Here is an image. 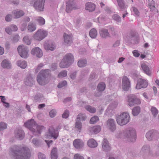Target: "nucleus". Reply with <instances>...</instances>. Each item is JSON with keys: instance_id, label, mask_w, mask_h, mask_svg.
<instances>
[{"instance_id": "obj_1", "label": "nucleus", "mask_w": 159, "mask_h": 159, "mask_svg": "<svg viewBox=\"0 0 159 159\" xmlns=\"http://www.w3.org/2000/svg\"><path fill=\"white\" fill-rule=\"evenodd\" d=\"M9 152L15 159H29L30 155L28 148L16 145L10 147Z\"/></svg>"}, {"instance_id": "obj_2", "label": "nucleus", "mask_w": 159, "mask_h": 159, "mask_svg": "<svg viewBox=\"0 0 159 159\" xmlns=\"http://www.w3.org/2000/svg\"><path fill=\"white\" fill-rule=\"evenodd\" d=\"M120 134V135L118 137H123L128 142H134L136 140V131L135 129L133 128H129L123 130Z\"/></svg>"}, {"instance_id": "obj_3", "label": "nucleus", "mask_w": 159, "mask_h": 159, "mask_svg": "<svg viewBox=\"0 0 159 159\" xmlns=\"http://www.w3.org/2000/svg\"><path fill=\"white\" fill-rule=\"evenodd\" d=\"M50 76V70L48 69L42 70L40 71L37 77V81L40 85H45L49 82Z\"/></svg>"}, {"instance_id": "obj_4", "label": "nucleus", "mask_w": 159, "mask_h": 159, "mask_svg": "<svg viewBox=\"0 0 159 159\" xmlns=\"http://www.w3.org/2000/svg\"><path fill=\"white\" fill-rule=\"evenodd\" d=\"M24 125L28 128L34 134L37 135L41 132L44 127L37 124L34 120L31 119L24 123Z\"/></svg>"}, {"instance_id": "obj_5", "label": "nucleus", "mask_w": 159, "mask_h": 159, "mask_svg": "<svg viewBox=\"0 0 159 159\" xmlns=\"http://www.w3.org/2000/svg\"><path fill=\"white\" fill-rule=\"evenodd\" d=\"M116 121L118 125L123 126L127 124L130 121V118L129 113L127 112H123L117 115Z\"/></svg>"}, {"instance_id": "obj_6", "label": "nucleus", "mask_w": 159, "mask_h": 159, "mask_svg": "<svg viewBox=\"0 0 159 159\" xmlns=\"http://www.w3.org/2000/svg\"><path fill=\"white\" fill-rule=\"evenodd\" d=\"M74 61V57L70 53L66 54L60 63V66L61 68H67L71 65Z\"/></svg>"}, {"instance_id": "obj_7", "label": "nucleus", "mask_w": 159, "mask_h": 159, "mask_svg": "<svg viewBox=\"0 0 159 159\" xmlns=\"http://www.w3.org/2000/svg\"><path fill=\"white\" fill-rule=\"evenodd\" d=\"M17 49L20 55L22 57L26 58L28 57L29 50L27 47L21 45L18 47Z\"/></svg>"}, {"instance_id": "obj_8", "label": "nucleus", "mask_w": 159, "mask_h": 159, "mask_svg": "<svg viewBox=\"0 0 159 159\" xmlns=\"http://www.w3.org/2000/svg\"><path fill=\"white\" fill-rule=\"evenodd\" d=\"M58 135L57 131L55 130L52 126H50L49 128L48 132L45 134V137L47 139L53 138L56 139L57 138Z\"/></svg>"}, {"instance_id": "obj_9", "label": "nucleus", "mask_w": 159, "mask_h": 159, "mask_svg": "<svg viewBox=\"0 0 159 159\" xmlns=\"http://www.w3.org/2000/svg\"><path fill=\"white\" fill-rule=\"evenodd\" d=\"M146 137L148 141L156 139L159 137V133L156 130H151L146 133Z\"/></svg>"}, {"instance_id": "obj_10", "label": "nucleus", "mask_w": 159, "mask_h": 159, "mask_svg": "<svg viewBox=\"0 0 159 159\" xmlns=\"http://www.w3.org/2000/svg\"><path fill=\"white\" fill-rule=\"evenodd\" d=\"M47 32L43 29H40L37 31L34 35V39L38 41H41L47 35Z\"/></svg>"}, {"instance_id": "obj_11", "label": "nucleus", "mask_w": 159, "mask_h": 159, "mask_svg": "<svg viewBox=\"0 0 159 159\" xmlns=\"http://www.w3.org/2000/svg\"><path fill=\"white\" fill-rule=\"evenodd\" d=\"M128 104L130 107H132L136 104H139L141 103L140 100L136 98L134 95H130L127 97Z\"/></svg>"}, {"instance_id": "obj_12", "label": "nucleus", "mask_w": 159, "mask_h": 159, "mask_svg": "<svg viewBox=\"0 0 159 159\" xmlns=\"http://www.w3.org/2000/svg\"><path fill=\"white\" fill-rule=\"evenodd\" d=\"M45 0H37L36 1L33 5L34 7L38 11H43Z\"/></svg>"}, {"instance_id": "obj_13", "label": "nucleus", "mask_w": 159, "mask_h": 159, "mask_svg": "<svg viewBox=\"0 0 159 159\" xmlns=\"http://www.w3.org/2000/svg\"><path fill=\"white\" fill-rule=\"evenodd\" d=\"M131 83L127 77L124 76L122 79V87L125 91H128L131 87Z\"/></svg>"}, {"instance_id": "obj_14", "label": "nucleus", "mask_w": 159, "mask_h": 159, "mask_svg": "<svg viewBox=\"0 0 159 159\" xmlns=\"http://www.w3.org/2000/svg\"><path fill=\"white\" fill-rule=\"evenodd\" d=\"M31 54L38 58H41L43 56L42 50L39 47H35L33 48L30 51Z\"/></svg>"}, {"instance_id": "obj_15", "label": "nucleus", "mask_w": 159, "mask_h": 159, "mask_svg": "<svg viewBox=\"0 0 159 159\" xmlns=\"http://www.w3.org/2000/svg\"><path fill=\"white\" fill-rule=\"evenodd\" d=\"M148 85V82L147 80L139 79L137 81L136 88L139 89L142 88H146Z\"/></svg>"}, {"instance_id": "obj_16", "label": "nucleus", "mask_w": 159, "mask_h": 159, "mask_svg": "<svg viewBox=\"0 0 159 159\" xmlns=\"http://www.w3.org/2000/svg\"><path fill=\"white\" fill-rule=\"evenodd\" d=\"M107 127L111 131H114L116 128L115 120L113 119H109L107 121Z\"/></svg>"}, {"instance_id": "obj_17", "label": "nucleus", "mask_w": 159, "mask_h": 159, "mask_svg": "<svg viewBox=\"0 0 159 159\" xmlns=\"http://www.w3.org/2000/svg\"><path fill=\"white\" fill-rule=\"evenodd\" d=\"M102 150L105 152L109 151L111 149V148L107 140L104 139L102 143Z\"/></svg>"}, {"instance_id": "obj_18", "label": "nucleus", "mask_w": 159, "mask_h": 159, "mask_svg": "<svg viewBox=\"0 0 159 159\" xmlns=\"http://www.w3.org/2000/svg\"><path fill=\"white\" fill-rule=\"evenodd\" d=\"M75 4L73 1H69L66 6V11L69 13L73 9H76Z\"/></svg>"}, {"instance_id": "obj_19", "label": "nucleus", "mask_w": 159, "mask_h": 159, "mask_svg": "<svg viewBox=\"0 0 159 159\" xmlns=\"http://www.w3.org/2000/svg\"><path fill=\"white\" fill-rule=\"evenodd\" d=\"M74 147L77 149L82 148L84 146V143L83 141L80 139H75L73 142Z\"/></svg>"}, {"instance_id": "obj_20", "label": "nucleus", "mask_w": 159, "mask_h": 159, "mask_svg": "<svg viewBox=\"0 0 159 159\" xmlns=\"http://www.w3.org/2000/svg\"><path fill=\"white\" fill-rule=\"evenodd\" d=\"M99 34L101 38L103 39H106L110 37V34L108 32V30L107 29L102 28L99 31Z\"/></svg>"}, {"instance_id": "obj_21", "label": "nucleus", "mask_w": 159, "mask_h": 159, "mask_svg": "<svg viewBox=\"0 0 159 159\" xmlns=\"http://www.w3.org/2000/svg\"><path fill=\"white\" fill-rule=\"evenodd\" d=\"M15 137L20 140L22 139L24 137L25 133L24 131L21 129L16 130L15 132Z\"/></svg>"}, {"instance_id": "obj_22", "label": "nucleus", "mask_w": 159, "mask_h": 159, "mask_svg": "<svg viewBox=\"0 0 159 159\" xmlns=\"http://www.w3.org/2000/svg\"><path fill=\"white\" fill-rule=\"evenodd\" d=\"M64 42L70 44L72 42V36L71 34H68L64 33L63 35Z\"/></svg>"}, {"instance_id": "obj_23", "label": "nucleus", "mask_w": 159, "mask_h": 159, "mask_svg": "<svg viewBox=\"0 0 159 159\" xmlns=\"http://www.w3.org/2000/svg\"><path fill=\"white\" fill-rule=\"evenodd\" d=\"M25 84L28 86H32L34 83L33 77L30 75L28 76L25 80Z\"/></svg>"}, {"instance_id": "obj_24", "label": "nucleus", "mask_w": 159, "mask_h": 159, "mask_svg": "<svg viewBox=\"0 0 159 159\" xmlns=\"http://www.w3.org/2000/svg\"><path fill=\"white\" fill-rule=\"evenodd\" d=\"M13 14L14 18H18L24 15L25 13L21 10H15L13 12Z\"/></svg>"}, {"instance_id": "obj_25", "label": "nucleus", "mask_w": 159, "mask_h": 159, "mask_svg": "<svg viewBox=\"0 0 159 159\" xmlns=\"http://www.w3.org/2000/svg\"><path fill=\"white\" fill-rule=\"evenodd\" d=\"M95 8V5L92 3L89 2L86 3L85 9L89 12L94 11Z\"/></svg>"}, {"instance_id": "obj_26", "label": "nucleus", "mask_w": 159, "mask_h": 159, "mask_svg": "<svg viewBox=\"0 0 159 159\" xmlns=\"http://www.w3.org/2000/svg\"><path fill=\"white\" fill-rule=\"evenodd\" d=\"M101 129L100 126L96 125L90 128L89 130L91 133L96 134L100 131Z\"/></svg>"}, {"instance_id": "obj_27", "label": "nucleus", "mask_w": 159, "mask_h": 159, "mask_svg": "<svg viewBox=\"0 0 159 159\" xmlns=\"http://www.w3.org/2000/svg\"><path fill=\"white\" fill-rule=\"evenodd\" d=\"M148 5L150 6L151 11H154V12H158V11L155 6V2L153 0H148Z\"/></svg>"}, {"instance_id": "obj_28", "label": "nucleus", "mask_w": 159, "mask_h": 159, "mask_svg": "<svg viewBox=\"0 0 159 159\" xmlns=\"http://www.w3.org/2000/svg\"><path fill=\"white\" fill-rule=\"evenodd\" d=\"M141 67L144 73L148 75H151V71L149 67L145 63H143L141 64Z\"/></svg>"}, {"instance_id": "obj_29", "label": "nucleus", "mask_w": 159, "mask_h": 159, "mask_svg": "<svg viewBox=\"0 0 159 159\" xmlns=\"http://www.w3.org/2000/svg\"><path fill=\"white\" fill-rule=\"evenodd\" d=\"M87 145L89 147L95 148L97 146L98 143L94 139H91L88 141Z\"/></svg>"}, {"instance_id": "obj_30", "label": "nucleus", "mask_w": 159, "mask_h": 159, "mask_svg": "<svg viewBox=\"0 0 159 159\" xmlns=\"http://www.w3.org/2000/svg\"><path fill=\"white\" fill-rule=\"evenodd\" d=\"M1 65L2 67L4 68L9 69L11 67V63L9 61L6 59H4L2 61Z\"/></svg>"}, {"instance_id": "obj_31", "label": "nucleus", "mask_w": 159, "mask_h": 159, "mask_svg": "<svg viewBox=\"0 0 159 159\" xmlns=\"http://www.w3.org/2000/svg\"><path fill=\"white\" fill-rule=\"evenodd\" d=\"M36 29V25L32 22H30L27 26L28 31L30 32L34 31Z\"/></svg>"}, {"instance_id": "obj_32", "label": "nucleus", "mask_w": 159, "mask_h": 159, "mask_svg": "<svg viewBox=\"0 0 159 159\" xmlns=\"http://www.w3.org/2000/svg\"><path fill=\"white\" fill-rule=\"evenodd\" d=\"M17 65L22 69H25L27 66V62L24 60H18L17 61Z\"/></svg>"}, {"instance_id": "obj_33", "label": "nucleus", "mask_w": 159, "mask_h": 159, "mask_svg": "<svg viewBox=\"0 0 159 159\" xmlns=\"http://www.w3.org/2000/svg\"><path fill=\"white\" fill-rule=\"evenodd\" d=\"M44 47L45 49L46 50L53 51L55 48V46L52 43L49 44L45 43L44 44Z\"/></svg>"}, {"instance_id": "obj_34", "label": "nucleus", "mask_w": 159, "mask_h": 159, "mask_svg": "<svg viewBox=\"0 0 159 159\" xmlns=\"http://www.w3.org/2000/svg\"><path fill=\"white\" fill-rule=\"evenodd\" d=\"M57 148H53L51 152V159H57Z\"/></svg>"}, {"instance_id": "obj_35", "label": "nucleus", "mask_w": 159, "mask_h": 159, "mask_svg": "<svg viewBox=\"0 0 159 159\" xmlns=\"http://www.w3.org/2000/svg\"><path fill=\"white\" fill-rule=\"evenodd\" d=\"M120 11H123L125 8L123 0H116Z\"/></svg>"}, {"instance_id": "obj_36", "label": "nucleus", "mask_w": 159, "mask_h": 159, "mask_svg": "<svg viewBox=\"0 0 159 159\" xmlns=\"http://www.w3.org/2000/svg\"><path fill=\"white\" fill-rule=\"evenodd\" d=\"M89 34L91 38L92 39L96 38L98 34L97 30L94 28L91 29L90 31Z\"/></svg>"}, {"instance_id": "obj_37", "label": "nucleus", "mask_w": 159, "mask_h": 159, "mask_svg": "<svg viewBox=\"0 0 159 159\" xmlns=\"http://www.w3.org/2000/svg\"><path fill=\"white\" fill-rule=\"evenodd\" d=\"M87 64V61L85 59H81L77 63L78 66L80 67H83L85 66Z\"/></svg>"}, {"instance_id": "obj_38", "label": "nucleus", "mask_w": 159, "mask_h": 159, "mask_svg": "<svg viewBox=\"0 0 159 159\" xmlns=\"http://www.w3.org/2000/svg\"><path fill=\"white\" fill-rule=\"evenodd\" d=\"M140 108L139 106H137L133 108L132 110V113L133 115L134 116H137L140 112Z\"/></svg>"}, {"instance_id": "obj_39", "label": "nucleus", "mask_w": 159, "mask_h": 159, "mask_svg": "<svg viewBox=\"0 0 159 159\" xmlns=\"http://www.w3.org/2000/svg\"><path fill=\"white\" fill-rule=\"evenodd\" d=\"M106 85L104 82H101L99 83L98 85L97 89L98 90L100 91H103L105 89Z\"/></svg>"}, {"instance_id": "obj_40", "label": "nucleus", "mask_w": 159, "mask_h": 159, "mask_svg": "<svg viewBox=\"0 0 159 159\" xmlns=\"http://www.w3.org/2000/svg\"><path fill=\"white\" fill-rule=\"evenodd\" d=\"M150 111L152 112L153 116L154 117H156L158 113V111L155 107H151Z\"/></svg>"}, {"instance_id": "obj_41", "label": "nucleus", "mask_w": 159, "mask_h": 159, "mask_svg": "<svg viewBox=\"0 0 159 159\" xmlns=\"http://www.w3.org/2000/svg\"><path fill=\"white\" fill-rule=\"evenodd\" d=\"M35 20L37 21L40 25H43L45 23V20L42 17H36L35 18Z\"/></svg>"}, {"instance_id": "obj_42", "label": "nucleus", "mask_w": 159, "mask_h": 159, "mask_svg": "<svg viewBox=\"0 0 159 159\" xmlns=\"http://www.w3.org/2000/svg\"><path fill=\"white\" fill-rule=\"evenodd\" d=\"M82 127V124L81 122L79 120H76L75 123V127L77 128L79 131L80 132Z\"/></svg>"}, {"instance_id": "obj_43", "label": "nucleus", "mask_w": 159, "mask_h": 159, "mask_svg": "<svg viewBox=\"0 0 159 159\" xmlns=\"http://www.w3.org/2000/svg\"><path fill=\"white\" fill-rule=\"evenodd\" d=\"M113 19L116 21L117 24L121 22V18L120 16L116 14H115L112 16Z\"/></svg>"}, {"instance_id": "obj_44", "label": "nucleus", "mask_w": 159, "mask_h": 159, "mask_svg": "<svg viewBox=\"0 0 159 159\" xmlns=\"http://www.w3.org/2000/svg\"><path fill=\"white\" fill-rule=\"evenodd\" d=\"M85 108L86 110L91 113H94L96 112L95 108L89 105L85 106Z\"/></svg>"}, {"instance_id": "obj_45", "label": "nucleus", "mask_w": 159, "mask_h": 159, "mask_svg": "<svg viewBox=\"0 0 159 159\" xmlns=\"http://www.w3.org/2000/svg\"><path fill=\"white\" fill-rule=\"evenodd\" d=\"M86 117L84 114L80 113L77 116L76 120H85Z\"/></svg>"}, {"instance_id": "obj_46", "label": "nucleus", "mask_w": 159, "mask_h": 159, "mask_svg": "<svg viewBox=\"0 0 159 159\" xmlns=\"http://www.w3.org/2000/svg\"><path fill=\"white\" fill-rule=\"evenodd\" d=\"M23 41L26 44L30 45L31 43V39L29 38V36H26L23 38Z\"/></svg>"}, {"instance_id": "obj_47", "label": "nucleus", "mask_w": 159, "mask_h": 159, "mask_svg": "<svg viewBox=\"0 0 159 159\" xmlns=\"http://www.w3.org/2000/svg\"><path fill=\"white\" fill-rule=\"evenodd\" d=\"M131 10L134 14V16H139L140 13L138 9L134 7H132L131 8Z\"/></svg>"}, {"instance_id": "obj_48", "label": "nucleus", "mask_w": 159, "mask_h": 159, "mask_svg": "<svg viewBox=\"0 0 159 159\" xmlns=\"http://www.w3.org/2000/svg\"><path fill=\"white\" fill-rule=\"evenodd\" d=\"M150 151V146L148 145H146L142 148L141 152H145Z\"/></svg>"}, {"instance_id": "obj_49", "label": "nucleus", "mask_w": 159, "mask_h": 159, "mask_svg": "<svg viewBox=\"0 0 159 159\" xmlns=\"http://www.w3.org/2000/svg\"><path fill=\"white\" fill-rule=\"evenodd\" d=\"M99 120V118L97 116H94L92 117L90 120V123L93 124L97 122Z\"/></svg>"}, {"instance_id": "obj_50", "label": "nucleus", "mask_w": 159, "mask_h": 159, "mask_svg": "<svg viewBox=\"0 0 159 159\" xmlns=\"http://www.w3.org/2000/svg\"><path fill=\"white\" fill-rule=\"evenodd\" d=\"M67 71L64 70L60 72L58 75V76L59 77H65L67 76Z\"/></svg>"}, {"instance_id": "obj_51", "label": "nucleus", "mask_w": 159, "mask_h": 159, "mask_svg": "<svg viewBox=\"0 0 159 159\" xmlns=\"http://www.w3.org/2000/svg\"><path fill=\"white\" fill-rule=\"evenodd\" d=\"M110 30L111 34L114 36L116 35L117 34V30L116 29L113 27H111L110 28Z\"/></svg>"}, {"instance_id": "obj_52", "label": "nucleus", "mask_w": 159, "mask_h": 159, "mask_svg": "<svg viewBox=\"0 0 159 159\" xmlns=\"http://www.w3.org/2000/svg\"><path fill=\"white\" fill-rule=\"evenodd\" d=\"M7 124L3 122H0V131L3 130L7 128Z\"/></svg>"}, {"instance_id": "obj_53", "label": "nucleus", "mask_w": 159, "mask_h": 159, "mask_svg": "<svg viewBox=\"0 0 159 159\" xmlns=\"http://www.w3.org/2000/svg\"><path fill=\"white\" fill-rule=\"evenodd\" d=\"M56 111L55 110L53 109L50 111L49 113L50 116L51 118L54 117L56 114Z\"/></svg>"}, {"instance_id": "obj_54", "label": "nucleus", "mask_w": 159, "mask_h": 159, "mask_svg": "<svg viewBox=\"0 0 159 159\" xmlns=\"http://www.w3.org/2000/svg\"><path fill=\"white\" fill-rule=\"evenodd\" d=\"M67 82L66 81L64 80L63 81L60 82L57 85V87L58 88H61L65 86L67 84Z\"/></svg>"}, {"instance_id": "obj_55", "label": "nucleus", "mask_w": 159, "mask_h": 159, "mask_svg": "<svg viewBox=\"0 0 159 159\" xmlns=\"http://www.w3.org/2000/svg\"><path fill=\"white\" fill-rule=\"evenodd\" d=\"M69 111L67 110H65L62 115V118H67L69 116Z\"/></svg>"}, {"instance_id": "obj_56", "label": "nucleus", "mask_w": 159, "mask_h": 159, "mask_svg": "<svg viewBox=\"0 0 159 159\" xmlns=\"http://www.w3.org/2000/svg\"><path fill=\"white\" fill-rule=\"evenodd\" d=\"M44 65L43 64V63H40L39 64L38 66H37L36 68L35 69V71L37 73L38 71L43 66H44Z\"/></svg>"}, {"instance_id": "obj_57", "label": "nucleus", "mask_w": 159, "mask_h": 159, "mask_svg": "<svg viewBox=\"0 0 159 159\" xmlns=\"http://www.w3.org/2000/svg\"><path fill=\"white\" fill-rule=\"evenodd\" d=\"M32 143L35 146H38L40 144V142L38 139H34L32 140Z\"/></svg>"}, {"instance_id": "obj_58", "label": "nucleus", "mask_w": 159, "mask_h": 159, "mask_svg": "<svg viewBox=\"0 0 159 159\" xmlns=\"http://www.w3.org/2000/svg\"><path fill=\"white\" fill-rule=\"evenodd\" d=\"M5 31L8 34H10L11 33V28L10 27V26H9L8 27H7L5 29Z\"/></svg>"}, {"instance_id": "obj_59", "label": "nucleus", "mask_w": 159, "mask_h": 159, "mask_svg": "<svg viewBox=\"0 0 159 159\" xmlns=\"http://www.w3.org/2000/svg\"><path fill=\"white\" fill-rule=\"evenodd\" d=\"M38 158V159H46L45 155L41 152L39 153Z\"/></svg>"}, {"instance_id": "obj_60", "label": "nucleus", "mask_w": 159, "mask_h": 159, "mask_svg": "<svg viewBox=\"0 0 159 159\" xmlns=\"http://www.w3.org/2000/svg\"><path fill=\"white\" fill-rule=\"evenodd\" d=\"M10 26L11 27L12 31H16L17 30L18 28L16 25H12Z\"/></svg>"}, {"instance_id": "obj_61", "label": "nucleus", "mask_w": 159, "mask_h": 159, "mask_svg": "<svg viewBox=\"0 0 159 159\" xmlns=\"http://www.w3.org/2000/svg\"><path fill=\"white\" fill-rule=\"evenodd\" d=\"M74 159H84V157L79 154H76L74 156Z\"/></svg>"}, {"instance_id": "obj_62", "label": "nucleus", "mask_w": 159, "mask_h": 159, "mask_svg": "<svg viewBox=\"0 0 159 159\" xmlns=\"http://www.w3.org/2000/svg\"><path fill=\"white\" fill-rule=\"evenodd\" d=\"M132 53L133 54L134 56L136 57H139L140 55V54L139 53L138 51L137 50H134Z\"/></svg>"}, {"instance_id": "obj_63", "label": "nucleus", "mask_w": 159, "mask_h": 159, "mask_svg": "<svg viewBox=\"0 0 159 159\" xmlns=\"http://www.w3.org/2000/svg\"><path fill=\"white\" fill-rule=\"evenodd\" d=\"M19 39V36L18 34L15 35L13 38V41L14 42H17Z\"/></svg>"}, {"instance_id": "obj_64", "label": "nucleus", "mask_w": 159, "mask_h": 159, "mask_svg": "<svg viewBox=\"0 0 159 159\" xmlns=\"http://www.w3.org/2000/svg\"><path fill=\"white\" fill-rule=\"evenodd\" d=\"M27 24L26 23H23L21 25L20 29L21 31H24L26 29Z\"/></svg>"}]
</instances>
